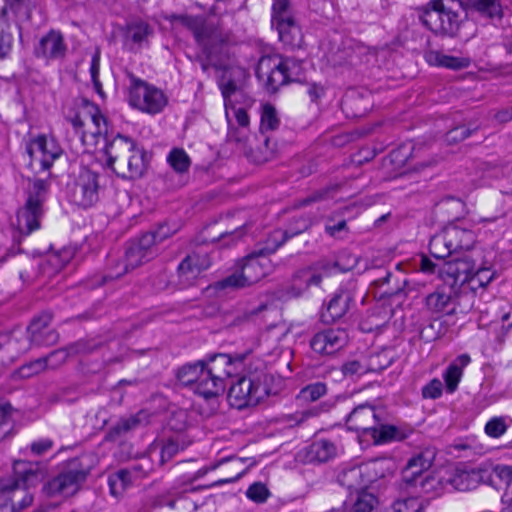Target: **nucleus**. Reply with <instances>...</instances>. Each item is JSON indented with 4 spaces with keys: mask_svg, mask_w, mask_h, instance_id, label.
Here are the masks:
<instances>
[{
    "mask_svg": "<svg viewBox=\"0 0 512 512\" xmlns=\"http://www.w3.org/2000/svg\"><path fill=\"white\" fill-rule=\"evenodd\" d=\"M246 354H215L181 366L176 373L178 382L193 393L211 399L226 389V380L236 373V362L242 363Z\"/></svg>",
    "mask_w": 512,
    "mask_h": 512,
    "instance_id": "1",
    "label": "nucleus"
},
{
    "mask_svg": "<svg viewBox=\"0 0 512 512\" xmlns=\"http://www.w3.org/2000/svg\"><path fill=\"white\" fill-rule=\"evenodd\" d=\"M246 354H215L181 366L176 373L178 382L193 393L211 399L226 389V380L236 373V362L242 363Z\"/></svg>",
    "mask_w": 512,
    "mask_h": 512,
    "instance_id": "2",
    "label": "nucleus"
},
{
    "mask_svg": "<svg viewBox=\"0 0 512 512\" xmlns=\"http://www.w3.org/2000/svg\"><path fill=\"white\" fill-rule=\"evenodd\" d=\"M104 153L107 166L123 179H139L148 169V153L129 136L117 134L106 143Z\"/></svg>",
    "mask_w": 512,
    "mask_h": 512,
    "instance_id": "3",
    "label": "nucleus"
},
{
    "mask_svg": "<svg viewBox=\"0 0 512 512\" xmlns=\"http://www.w3.org/2000/svg\"><path fill=\"white\" fill-rule=\"evenodd\" d=\"M14 477L0 480V495L11 511L20 512L33 501L29 489L43 479V472L37 464L16 461L13 466Z\"/></svg>",
    "mask_w": 512,
    "mask_h": 512,
    "instance_id": "4",
    "label": "nucleus"
},
{
    "mask_svg": "<svg viewBox=\"0 0 512 512\" xmlns=\"http://www.w3.org/2000/svg\"><path fill=\"white\" fill-rule=\"evenodd\" d=\"M377 423L378 419L374 408L367 404L357 406L346 419L349 430L355 431L360 436H370L374 444L404 440L413 432V429L408 426L381 425L377 427Z\"/></svg>",
    "mask_w": 512,
    "mask_h": 512,
    "instance_id": "5",
    "label": "nucleus"
},
{
    "mask_svg": "<svg viewBox=\"0 0 512 512\" xmlns=\"http://www.w3.org/2000/svg\"><path fill=\"white\" fill-rule=\"evenodd\" d=\"M52 320L50 312H43L37 317L33 318L30 325L27 327L29 338H26L23 331L20 329L12 331L10 335H2L0 343L7 345L9 351L15 352L20 355L26 352L31 344L37 346H50L58 341V333L54 330H48V326Z\"/></svg>",
    "mask_w": 512,
    "mask_h": 512,
    "instance_id": "6",
    "label": "nucleus"
},
{
    "mask_svg": "<svg viewBox=\"0 0 512 512\" xmlns=\"http://www.w3.org/2000/svg\"><path fill=\"white\" fill-rule=\"evenodd\" d=\"M303 70V62L278 54L262 56L258 60V75L266 76L265 88L269 93L289 82L301 81Z\"/></svg>",
    "mask_w": 512,
    "mask_h": 512,
    "instance_id": "7",
    "label": "nucleus"
},
{
    "mask_svg": "<svg viewBox=\"0 0 512 512\" xmlns=\"http://www.w3.org/2000/svg\"><path fill=\"white\" fill-rule=\"evenodd\" d=\"M460 6L458 0H432L421 15V21L435 34L452 36L460 27Z\"/></svg>",
    "mask_w": 512,
    "mask_h": 512,
    "instance_id": "8",
    "label": "nucleus"
},
{
    "mask_svg": "<svg viewBox=\"0 0 512 512\" xmlns=\"http://www.w3.org/2000/svg\"><path fill=\"white\" fill-rule=\"evenodd\" d=\"M127 102L130 107L142 113L156 115L168 104L165 93L155 85L128 73Z\"/></svg>",
    "mask_w": 512,
    "mask_h": 512,
    "instance_id": "9",
    "label": "nucleus"
},
{
    "mask_svg": "<svg viewBox=\"0 0 512 512\" xmlns=\"http://www.w3.org/2000/svg\"><path fill=\"white\" fill-rule=\"evenodd\" d=\"M162 238L158 233L148 232L138 239L130 241L126 247L123 259L116 264L115 271L109 272L104 277V280L119 278L128 271L152 259L156 255L154 246Z\"/></svg>",
    "mask_w": 512,
    "mask_h": 512,
    "instance_id": "10",
    "label": "nucleus"
},
{
    "mask_svg": "<svg viewBox=\"0 0 512 512\" xmlns=\"http://www.w3.org/2000/svg\"><path fill=\"white\" fill-rule=\"evenodd\" d=\"M87 471L78 459L70 460L57 476L43 486L48 497L68 498L76 494L87 478Z\"/></svg>",
    "mask_w": 512,
    "mask_h": 512,
    "instance_id": "11",
    "label": "nucleus"
},
{
    "mask_svg": "<svg viewBox=\"0 0 512 512\" xmlns=\"http://www.w3.org/2000/svg\"><path fill=\"white\" fill-rule=\"evenodd\" d=\"M271 26L277 30L278 38L285 46L291 48L301 46L302 31L294 17L288 0H274Z\"/></svg>",
    "mask_w": 512,
    "mask_h": 512,
    "instance_id": "12",
    "label": "nucleus"
},
{
    "mask_svg": "<svg viewBox=\"0 0 512 512\" xmlns=\"http://www.w3.org/2000/svg\"><path fill=\"white\" fill-rule=\"evenodd\" d=\"M25 149L30 157L29 166L35 173L48 171L63 154L58 141L46 135H38L30 139Z\"/></svg>",
    "mask_w": 512,
    "mask_h": 512,
    "instance_id": "13",
    "label": "nucleus"
},
{
    "mask_svg": "<svg viewBox=\"0 0 512 512\" xmlns=\"http://www.w3.org/2000/svg\"><path fill=\"white\" fill-rule=\"evenodd\" d=\"M71 124L86 151L94 149L103 135L107 133L106 119L97 108L93 112L74 116L71 119Z\"/></svg>",
    "mask_w": 512,
    "mask_h": 512,
    "instance_id": "14",
    "label": "nucleus"
},
{
    "mask_svg": "<svg viewBox=\"0 0 512 512\" xmlns=\"http://www.w3.org/2000/svg\"><path fill=\"white\" fill-rule=\"evenodd\" d=\"M153 454L143 455L129 466L109 476L108 484L113 495L120 494L133 482L147 477L155 469Z\"/></svg>",
    "mask_w": 512,
    "mask_h": 512,
    "instance_id": "15",
    "label": "nucleus"
},
{
    "mask_svg": "<svg viewBox=\"0 0 512 512\" xmlns=\"http://www.w3.org/2000/svg\"><path fill=\"white\" fill-rule=\"evenodd\" d=\"M164 19L170 23H180L189 29L197 44L203 47L205 52L208 51V46L219 40L217 28L214 24L208 23L205 17L200 15L189 14H169L165 15Z\"/></svg>",
    "mask_w": 512,
    "mask_h": 512,
    "instance_id": "16",
    "label": "nucleus"
},
{
    "mask_svg": "<svg viewBox=\"0 0 512 512\" xmlns=\"http://www.w3.org/2000/svg\"><path fill=\"white\" fill-rule=\"evenodd\" d=\"M100 175L89 169H82L70 192L71 201L83 208L95 205L101 191Z\"/></svg>",
    "mask_w": 512,
    "mask_h": 512,
    "instance_id": "17",
    "label": "nucleus"
},
{
    "mask_svg": "<svg viewBox=\"0 0 512 512\" xmlns=\"http://www.w3.org/2000/svg\"><path fill=\"white\" fill-rule=\"evenodd\" d=\"M337 270V265L326 260H321L308 268L297 271L287 287V293L292 297L303 294L310 286L318 285L324 276H328Z\"/></svg>",
    "mask_w": 512,
    "mask_h": 512,
    "instance_id": "18",
    "label": "nucleus"
},
{
    "mask_svg": "<svg viewBox=\"0 0 512 512\" xmlns=\"http://www.w3.org/2000/svg\"><path fill=\"white\" fill-rule=\"evenodd\" d=\"M255 276L256 254L252 252L238 263L237 270L233 274L217 281L214 287L217 290L244 288L253 283Z\"/></svg>",
    "mask_w": 512,
    "mask_h": 512,
    "instance_id": "19",
    "label": "nucleus"
},
{
    "mask_svg": "<svg viewBox=\"0 0 512 512\" xmlns=\"http://www.w3.org/2000/svg\"><path fill=\"white\" fill-rule=\"evenodd\" d=\"M474 269L475 263L468 257L453 259L442 263L439 277L451 286L462 285L471 281Z\"/></svg>",
    "mask_w": 512,
    "mask_h": 512,
    "instance_id": "20",
    "label": "nucleus"
},
{
    "mask_svg": "<svg viewBox=\"0 0 512 512\" xmlns=\"http://www.w3.org/2000/svg\"><path fill=\"white\" fill-rule=\"evenodd\" d=\"M94 348L95 345L88 346L86 345L85 342L79 341L75 345L70 347L69 352L66 350L53 351L49 356L39 358L34 362H31L30 364L21 367L19 373L22 377H30L33 374H38L39 372L43 371L49 366L54 367V364H50L53 358H57V362L60 363L66 360L69 353H89L93 351Z\"/></svg>",
    "mask_w": 512,
    "mask_h": 512,
    "instance_id": "21",
    "label": "nucleus"
},
{
    "mask_svg": "<svg viewBox=\"0 0 512 512\" xmlns=\"http://www.w3.org/2000/svg\"><path fill=\"white\" fill-rule=\"evenodd\" d=\"M348 335L343 329H327L314 335L310 342L312 350L321 355H330L343 348Z\"/></svg>",
    "mask_w": 512,
    "mask_h": 512,
    "instance_id": "22",
    "label": "nucleus"
},
{
    "mask_svg": "<svg viewBox=\"0 0 512 512\" xmlns=\"http://www.w3.org/2000/svg\"><path fill=\"white\" fill-rule=\"evenodd\" d=\"M210 266L211 260L207 254L192 253L180 262L177 271L181 282L185 285H190Z\"/></svg>",
    "mask_w": 512,
    "mask_h": 512,
    "instance_id": "23",
    "label": "nucleus"
},
{
    "mask_svg": "<svg viewBox=\"0 0 512 512\" xmlns=\"http://www.w3.org/2000/svg\"><path fill=\"white\" fill-rule=\"evenodd\" d=\"M338 453L339 447L333 440L317 436L313 442L304 449L303 459L309 463H323L335 458Z\"/></svg>",
    "mask_w": 512,
    "mask_h": 512,
    "instance_id": "24",
    "label": "nucleus"
},
{
    "mask_svg": "<svg viewBox=\"0 0 512 512\" xmlns=\"http://www.w3.org/2000/svg\"><path fill=\"white\" fill-rule=\"evenodd\" d=\"M66 49L62 34L52 30L41 38L39 45L35 49V54L37 57L44 58L47 61L57 60L64 57Z\"/></svg>",
    "mask_w": 512,
    "mask_h": 512,
    "instance_id": "25",
    "label": "nucleus"
},
{
    "mask_svg": "<svg viewBox=\"0 0 512 512\" xmlns=\"http://www.w3.org/2000/svg\"><path fill=\"white\" fill-rule=\"evenodd\" d=\"M228 397L231 405L238 409L256 404L253 379L246 376L240 377L230 386Z\"/></svg>",
    "mask_w": 512,
    "mask_h": 512,
    "instance_id": "26",
    "label": "nucleus"
},
{
    "mask_svg": "<svg viewBox=\"0 0 512 512\" xmlns=\"http://www.w3.org/2000/svg\"><path fill=\"white\" fill-rule=\"evenodd\" d=\"M433 450H425L414 455L407 463L404 471V479L414 486L418 485V478L424 471L429 469L434 461Z\"/></svg>",
    "mask_w": 512,
    "mask_h": 512,
    "instance_id": "27",
    "label": "nucleus"
},
{
    "mask_svg": "<svg viewBox=\"0 0 512 512\" xmlns=\"http://www.w3.org/2000/svg\"><path fill=\"white\" fill-rule=\"evenodd\" d=\"M43 215L41 207L32 204V201H26L23 208L17 213V228L21 234L29 235L40 228V219Z\"/></svg>",
    "mask_w": 512,
    "mask_h": 512,
    "instance_id": "28",
    "label": "nucleus"
},
{
    "mask_svg": "<svg viewBox=\"0 0 512 512\" xmlns=\"http://www.w3.org/2000/svg\"><path fill=\"white\" fill-rule=\"evenodd\" d=\"M442 231L447 238L448 246L453 248L454 251L469 249L475 240L472 230L463 228L455 223L447 225Z\"/></svg>",
    "mask_w": 512,
    "mask_h": 512,
    "instance_id": "29",
    "label": "nucleus"
},
{
    "mask_svg": "<svg viewBox=\"0 0 512 512\" xmlns=\"http://www.w3.org/2000/svg\"><path fill=\"white\" fill-rule=\"evenodd\" d=\"M449 486L458 491L475 489L482 481L481 471L455 469L448 477Z\"/></svg>",
    "mask_w": 512,
    "mask_h": 512,
    "instance_id": "30",
    "label": "nucleus"
},
{
    "mask_svg": "<svg viewBox=\"0 0 512 512\" xmlns=\"http://www.w3.org/2000/svg\"><path fill=\"white\" fill-rule=\"evenodd\" d=\"M377 504L376 496L366 489L350 493L344 503L345 512H371Z\"/></svg>",
    "mask_w": 512,
    "mask_h": 512,
    "instance_id": "31",
    "label": "nucleus"
},
{
    "mask_svg": "<svg viewBox=\"0 0 512 512\" xmlns=\"http://www.w3.org/2000/svg\"><path fill=\"white\" fill-rule=\"evenodd\" d=\"M22 0H5V6L1 9L0 13V57H4L11 49L13 44V34L11 32V25L7 18V6L11 9L20 5Z\"/></svg>",
    "mask_w": 512,
    "mask_h": 512,
    "instance_id": "32",
    "label": "nucleus"
},
{
    "mask_svg": "<svg viewBox=\"0 0 512 512\" xmlns=\"http://www.w3.org/2000/svg\"><path fill=\"white\" fill-rule=\"evenodd\" d=\"M350 296L345 291H338L329 300L321 313L324 322H333L341 318L348 310Z\"/></svg>",
    "mask_w": 512,
    "mask_h": 512,
    "instance_id": "33",
    "label": "nucleus"
},
{
    "mask_svg": "<svg viewBox=\"0 0 512 512\" xmlns=\"http://www.w3.org/2000/svg\"><path fill=\"white\" fill-rule=\"evenodd\" d=\"M426 306L434 314H453L456 307L450 293L437 290L426 297Z\"/></svg>",
    "mask_w": 512,
    "mask_h": 512,
    "instance_id": "34",
    "label": "nucleus"
},
{
    "mask_svg": "<svg viewBox=\"0 0 512 512\" xmlns=\"http://www.w3.org/2000/svg\"><path fill=\"white\" fill-rule=\"evenodd\" d=\"M470 361L468 354H461L448 366L443 374L447 392L453 393L457 389L463 375V369Z\"/></svg>",
    "mask_w": 512,
    "mask_h": 512,
    "instance_id": "35",
    "label": "nucleus"
},
{
    "mask_svg": "<svg viewBox=\"0 0 512 512\" xmlns=\"http://www.w3.org/2000/svg\"><path fill=\"white\" fill-rule=\"evenodd\" d=\"M425 59L432 66L455 70L467 68L471 63V60L468 57H454L435 50L427 52L425 54Z\"/></svg>",
    "mask_w": 512,
    "mask_h": 512,
    "instance_id": "36",
    "label": "nucleus"
},
{
    "mask_svg": "<svg viewBox=\"0 0 512 512\" xmlns=\"http://www.w3.org/2000/svg\"><path fill=\"white\" fill-rule=\"evenodd\" d=\"M418 483L421 492L429 496L441 495L450 488L448 478L440 477L439 475H428L423 479L419 477Z\"/></svg>",
    "mask_w": 512,
    "mask_h": 512,
    "instance_id": "37",
    "label": "nucleus"
},
{
    "mask_svg": "<svg viewBox=\"0 0 512 512\" xmlns=\"http://www.w3.org/2000/svg\"><path fill=\"white\" fill-rule=\"evenodd\" d=\"M149 450L150 454H155L159 450L158 464L163 465L180 451V444L176 439L169 438L166 441L153 443Z\"/></svg>",
    "mask_w": 512,
    "mask_h": 512,
    "instance_id": "38",
    "label": "nucleus"
},
{
    "mask_svg": "<svg viewBox=\"0 0 512 512\" xmlns=\"http://www.w3.org/2000/svg\"><path fill=\"white\" fill-rule=\"evenodd\" d=\"M140 424V419L136 415H131L129 417H123L119 419L111 428L109 429L106 438L110 441H115L120 437L124 436L128 432L136 429Z\"/></svg>",
    "mask_w": 512,
    "mask_h": 512,
    "instance_id": "39",
    "label": "nucleus"
},
{
    "mask_svg": "<svg viewBox=\"0 0 512 512\" xmlns=\"http://www.w3.org/2000/svg\"><path fill=\"white\" fill-rule=\"evenodd\" d=\"M167 163L177 174L187 173L191 166V158L183 148H173L166 157Z\"/></svg>",
    "mask_w": 512,
    "mask_h": 512,
    "instance_id": "40",
    "label": "nucleus"
},
{
    "mask_svg": "<svg viewBox=\"0 0 512 512\" xmlns=\"http://www.w3.org/2000/svg\"><path fill=\"white\" fill-rule=\"evenodd\" d=\"M49 189L50 181L48 178H35L32 181L31 187L29 189L27 201H32V204L42 208L43 203L48 197Z\"/></svg>",
    "mask_w": 512,
    "mask_h": 512,
    "instance_id": "41",
    "label": "nucleus"
},
{
    "mask_svg": "<svg viewBox=\"0 0 512 512\" xmlns=\"http://www.w3.org/2000/svg\"><path fill=\"white\" fill-rule=\"evenodd\" d=\"M511 424L512 420L508 416H494L486 422L484 432L489 438L499 439L507 432Z\"/></svg>",
    "mask_w": 512,
    "mask_h": 512,
    "instance_id": "42",
    "label": "nucleus"
},
{
    "mask_svg": "<svg viewBox=\"0 0 512 512\" xmlns=\"http://www.w3.org/2000/svg\"><path fill=\"white\" fill-rule=\"evenodd\" d=\"M377 462H373L370 464L361 465L359 467H353L347 471H345L340 478V481L343 485H346L348 489L356 488L357 485L365 484L366 482L372 481L371 478L367 480H361L358 482V479L362 478V475L368 472L371 466H376Z\"/></svg>",
    "mask_w": 512,
    "mask_h": 512,
    "instance_id": "43",
    "label": "nucleus"
},
{
    "mask_svg": "<svg viewBox=\"0 0 512 512\" xmlns=\"http://www.w3.org/2000/svg\"><path fill=\"white\" fill-rule=\"evenodd\" d=\"M153 34L152 27L144 21H135L127 27V39L133 43L142 44Z\"/></svg>",
    "mask_w": 512,
    "mask_h": 512,
    "instance_id": "44",
    "label": "nucleus"
},
{
    "mask_svg": "<svg viewBox=\"0 0 512 512\" xmlns=\"http://www.w3.org/2000/svg\"><path fill=\"white\" fill-rule=\"evenodd\" d=\"M287 240V233L281 229L274 230L269 237L266 246L258 250V266H265L269 261L266 258H261L262 253L275 252Z\"/></svg>",
    "mask_w": 512,
    "mask_h": 512,
    "instance_id": "45",
    "label": "nucleus"
},
{
    "mask_svg": "<svg viewBox=\"0 0 512 512\" xmlns=\"http://www.w3.org/2000/svg\"><path fill=\"white\" fill-rule=\"evenodd\" d=\"M429 251L434 258L442 260L454 250L448 246L447 238L443 231H441L430 239Z\"/></svg>",
    "mask_w": 512,
    "mask_h": 512,
    "instance_id": "46",
    "label": "nucleus"
},
{
    "mask_svg": "<svg viewBox=\"0 0 512 512\" xmlns=\"http://www.w3.org/2000/svg\"><path fill=\"white\" fill-rule=\"evenodd\" d=\"M425 501L420 497L398 499L393 504V512H424Z\"/></svg>",
    "mask_w": 512,
    "mask_h": 512,
    "instance_id": "47",
    "label": "nucleus"
},
{
    "mask_svg": "<svg viewBox=\"0 0 512 512\" xmlns=\"http://www.w3.org/2000/svg\"><path fill=\"white\" fill-rule=\"evenodd\" d=\"M326 392V385L322 382H316L302 388L298 394V399L304 402H313L325 395Z\"/></svg>",
    "mask_w": 512,
    "mask_h": 512,
    "instance_id": "48",
    "label": "nucleus"
},
{
    "mask_svg": "<svg viewBox=\"0 0 512 512\" xmlns=\"http://www.w3.org/2000/svg\"><path fill=\"white\" fill-rule=\"evenodd\" d=\"M280 123L278 113L274 106L264 104L261 113V129L262 131L275 130Z\"/></svg>",
    "mask_w": 512,
    "mask_h": 512,
    "instance_id": "49",
    "label": "nucleus"
},
{
    "mask_svg": "<svg viewBox=\"0 0 512 512\" xmlns=\"http://www.w3.org/2000/svg\"><path fill=\"white\" fill-rule=\"evenodd\" d=\"M468 6L490 17L500 13V4L497 0H465Z\"/></svg>",
    "mask_w": 512,
    "mask_h": 512,
    "instance_id": "50",
    "label": "nucleus"
},
{
    "mask_svg": "<svg viewBox=\"0 0 512 512\" xmlns=\"http://www.w3.org/2000/svg\"><path fill=\"white\" fill-rule=\"evenodd\" d=\"M493 279V273L489 268L486 267H476L472 272L471 281L469 284L472 285L473 288L486 286Z\"/></svg>",
    "mask_w": 512,
    "mask_h": 512,
    "instance_id": "51",
    "label": "nucleus"
},
{
    "mask_svg": "<svg viewBox=\"0 0 512 512\" xmlns=\"http://www.w3.org/2000/svg\"><path fill=\"white\" fill-rule=\"evenodd\" d=\"M342 370H343L344 375L360 376V375L367 373L368 371H374L375 368L368 366L365 363V361L351 360V361L346 362L343 365Z\"/></svg>",
    "mask_w": 512,
    "mask_h": 512,
    "instance_id": "52",
    "label": "nucleus"
},
{
    "mask_svg": "<svg viewBox=\"0 0 512 512\" xmlns=\"http://www.w3.org/2000/svg\"><path fill=\"white\" fill-rule=\"evenodd\" d=\"M284 387V380L280 376L266 375L264 378V392L267 396L277 395Z\"/></svg>",
    "mask_w": 512,
    "mask_h": 512,
    "instance_id": "53",
    "label": "nucleus"
},
{
    "mask_svg": "<svg viewBox=\"0 0 512 512\" xmlns=\"http://www.w3.org/2000/svg\"><path fill=\"white\" fill-rule=\"evenodd\" d=\"M443 384L440 379L434 378L422 388V395L426 399H437L442 395Z\"/></svg>",
    "mask_w": 512,
    "mask_h": 512,
    "instance_id": "54",
    "label": "nucleus"
},
{
    "mask_svg": "<svg viewBox=\"0 0 512 512\" xmlns=\"http://www.w3.org/2000/svg\"><path fill=\"white\" fill-rule=\"evenodd\" d=\"M494 477L499 479L507 487L512 486V466L505 464H497L492 471Z\"/></svg>",
    "mask_w": 512,
    "mask_h": 512,
    "instance_id": "55",
    "label": "nucleus"
},
{
    "mask_svg": "<svg viewBox=\"0 0 512 512\" xmlns=\"http://www.w3.org/2000/svg\"><path fill=\"white\" fill-rule=\"evenodd\" d=\"M99 70H100V52L97 51L92 56L91 64H90V75L91 80L93 82L94 88L98 93H101L102 84L99 80Z\"/></svg>",
    "mask_w": 512,
    "mask_h": 512,
    "instance_id": "56",
    "label": "nucleus"
},
{
    "mask_svg": "<svg viewBox=\"0 0 512 512\" xmlns=\"http://www.w3.org/2000/svg\"><path fill=\"white\" fill-rule=\"evenodd\" d=\"M54 443L49 438H41L33 441L30 445L31 452L34 455L40 456L52 449Z\"/></svg>",
    "mask_w": 512,
    "mask_h": 512,
    "instance_id": "57",
    "label": "nucleus"
},
{
    "mask_svg": "<svg viewBox=\"0 0 512 512\" xmlns=\"http://www.w3.org/2000/svg\"><path fill=\"white\" fill-rule=\"evenodd\" d=\"M444 261L440 262H433L431 259H429L426 256H423L421 258V271L427 274H437L439 276V269L442 268V263Z\"/></svg>",
    "mask_w": 512,
    "mask_h": 512,
    "instance_id": "58",
    "label": "nucleus"
},
{
    "mask_svg": "<svg viewBox=\"0 0 512 512\" xmlns=\"http://www.w3.org/2000/svg\"><path fill=\"white\" fill-rule=\"evenodd\" d=\"M12 406L9 403L0 404V428L5 425L11 416ZM6 434V431L0 429V439Z\"/></svg>",
    "mask_w": 512,
    "mask_h": 512,
    "instance_id": "59",
    "label": "nucleus"
},
{
    "mask_svg": "<svg viewBox=\"0 0 512 512\" xmlns=\"http://www.w3.org/2000/svg\"><path fill=\"white\" fill-rule=\"evenodd\" d=\"M220 89H221L223 98L226 100L236 91V84L231 80H229L225 83L222 82L220 84Z\"/></svg>",
    "mask_w": 512,
    "mask_h": 512,
    "instance_id": "60",
    "label": "nucleus"
},
{
    "mask_svg": "<svg viewBox=\"0 0 512 512\" xmlns=\"http://www.w3.org/2000/svg\"><path fill=\"white\" fill-rule=\"evenodd\" d=\"M308 94L310 95L311 100L316 101L323 96L324 88L321 85L312 84L308 89Z\"/></svg>",
    "mask_w": 512,
    "mask_h": 512,
    "instance_id": "61",
    "label": "nucleus"
},
{
    "mask_svg": "<svg viewBox=\"0 0 512 512\" xmlns=\"http://www.w3.org/2000/svg\"><path fill=\"white\" fill-rule=\"evenodd\" d=\"M458 136H460L461 139H465L469 136V132L465 128L453 129L448 133V140H456Z\"/></svg>",
    "mask_w": 512,
    "mask_h": 512,
    "instance_id": "62",
    "label": "nucleus"
},
{
    "mask_svg": "<svg viewBox=\"0 0 512 512\" xmlns=\"http://www.w3.org/2000/svg\"><path fill=\"white\" fill-rule=\"evenodd\" d=\"M346 226V222L345 221H340L339 223H337L336 225H327L326 226V231L331 235V236H335L337 232L343 230Z\"/></svg>",
    "mask_w": 512,
    "mask_h": 512,
    "instance_id": "63",
    "label": "nucleus"
},
{
    "mask_svg": "<svg viewBox=\"0 0 512 512\" xmlns=\"http://www.w3.org/2000/svg\"><path fill=\"white\" fill-rule=\"evenodd\" d=\"M269 496L270 492L268 489L264 485L258 483V503L266 501Z\"/></svg>",
    "mask_w": 512,
    "mask_h": 512,
    "instance_id": "64",
    "label": "nucleus"
}]
</instances>
